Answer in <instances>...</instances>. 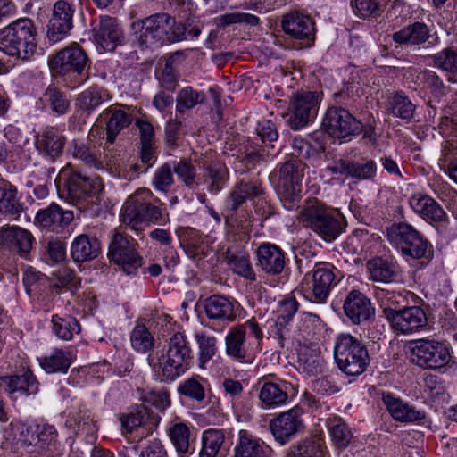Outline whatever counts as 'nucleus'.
I'll use <instances>...</instances> for the list:
<instances>
[{"instance_id": "64", "label": "nucleus", "mask_w": 457, "mask_h": 457, "mask_svg": "<svg viewBox=\"0 0 457 457\" xmlns=\"http://www.w3.org/2000/svg\"><path fill=\"white\" fill-rule=\"evenodd\" d=\"M298 303L295 298L289 297L279 303L276 326L285 327L294 317L298 310Z\"/></svg>"}, {"instance_id": "54", "label": "nucleus", "mask_w": 457, "mask_h": 457, "mask_svg": "<svg viewBox=\"0 0 457 457\" xmlns=\"http://www.w3.org/2000/svg\"><path fill=\"white\" fill-rule=\"evenodd\" d=\"M150 417L148 410L142 404L131 407L128 412L121 413L120 420L122 428L131 433L136 428L145 423V420Z\"/></svg>"}, {"instance_id": "15", "label": "nucleus", "mask_w": 457, "mask_h": 457, "mask_svg": "<svg viewBox=\"0 0 457 457\" xmlns=\"http://www.w3.org/2000/svg\"><path fill=\"white\" fill-rule=\"evenodd\" d=\"M109 258L120 265L127 274L135 273L142 265V257L135 249V244L121 233H115L109 244Z\"/></svg>"}, {"instance_id": "2", "label": "nucleus", "mask_w": 457, "mask_h": 457, "mask_svg": "<svg viewBox=\"0 0 457 457\" xmlns=\"http://www.w3.org/2000/svg\"><path fill=\"white\" fill-rule=\"evenodd\" d=\"M192 360V349L186 335L177 331L167 340L166 352L152 366L162 382L170 383L190 369Z\"/></svg>"}, {"instance_id": "12", "label": "nucleus", "mask_w": 457, "mask_h": 457, "mask_svg": "<svg viewBox=\"0 0 457 457\" xmlns=\"http://www.w3.org/2000/svg\"><path fill=\"white\" fill-rule=\"evenodd\" d=\"M88 57L84 49L78 44L72 43L58 51L50 60V69L56 74L81 75L87 67Z\"/></svg>"}, {"instance_id": "51", "label": "nucleus", "mask_w": 457, "mask_h": 457, "mask_svg": "<svg viewBox=\"0 0 457 457\" xmlns=\"http://www.w3.org/2000/svg\"><path fill=\"white\" fill-rule=\"evenodd\" d=\"M42 101L59 115L66 113L70 107V99L67 95L54 85H50L46 89Z\"/></svg>"}, {"instance_id": "28", "label": "nucleus", "mask_w": 457, "mask_h": 457, "mask_svg": "<svg viewBox=\"0 0 457 457\" xmlns=\"http://www.w3.org/2000/svg\"><path fill=\"white\" fill-rule=\"evenodd\" d=\"M264 195V188L257 180L241 179L237 182L228 195V204L233 211H237L247 200H253Z\"/></svg>"}, {"instance_id": "20", "label": "nucleus", "mask_w": 457, "mask_h": 457, "mask_svg": "<svg viewBox=\"0 0 457 457\" xmlns=\"http://www.w3.org/2000/svg\"><path fill=\"white\" fill-rule=\"evenodd\" d=\"M35 243L30 231L19 226H6L0 228V246L16 253L20 257L29 259Z\"/></svg>"}, {"instance_id": "29", "label": "nucleus", "mask_w": 457, "mask_h": 457, "mask_svg": "<svg viewBox=\"0 0 457 457\" xmlns=\"http://www.w3.org/2000/svg\"><path fill=\"white\" fill-rule=\"evenodd\" d=\"M65 142L62 133L51 127L37 136L35 145L40 154L54 160L62 154Z\"/></svg>"}, {"instance_id": "17", "label": "nucleus", "mask_w": 457, "mask_h": 457, "mask_svg": "<svg viewBox=\"0 0 457 457\" xmlns=\"http://www.w3.org/2000/svg\"><path fill=\"white\" fill-rule=\"evenodd\" d=\"M387 321L397 334L410 335L424 328L428 324L424 310L419 306L399 309L397 313L389 312Z\"/></svg>"}, {"instance_id": "7", "label": "nucleus", "mask_w": 457, "mask_h": 457, "mask_svg": "<svg viewBox=\"0 0 457 457\" xmlns=\"http://www.w3.org/2000/svg\"><path fill=\"white\" fill-rule=\"evenodd\" d=\"M18 444L21 451L36 456L52 454L60 446L55 427L47 422L26 427L21 432Z\"/></svg>"}, {"instance_id": "32", "label": "nucleus", "mask_w": 457, "mask_h": 457, "mask_svg": "<svg viewBox=\"0 0 457 457\" xmlns=\"http://www.w3.org/2000/svg\"><path fill=\"white\" fill-rule=\"evenodd\" d=\"M410 205L417 214L427 220L442 221L446 216L439 204L428 195H413L410 199Z\"/></svg>"}, {"instance_id": "25", "label": "nucleus", "mask_w": 457, "mask_h": 457, "mask_svg": "<svg viewBox=\"0 0 457 457\" xmlns=\"http://www.w3.org/2000/svg\"><path fill=\"white\" fill-rule=\"evenodd\" d=\"M73 219L72 211H64L58 204L53 203L47 207L38 210L35 217V223L39 227L59 233Z\"/></svg>"}, {"instance_id": "36", "label": "nucleus", "mask_w": 457, "mask_h": 457, "mask_svg": "<svg viewBox=\"0 0 457 457\" xmlns=\"http://www.w3.org/2000/svg\"><path fill=\"white\" fill-rule=\"evenodd\" d=\"M325 448L323 438L315 434L292 445L287 457H324Z\"/></svg>"}, {"instance_id": "37", "label": "nucleus", "mask_w": 457, "mask_h": 457, "mask_svg": "<svg viewBox=\"0 0 457 457\" xmlns=\"http://www.w3.org/2000/svg\"><path fill=\"white\" fill-rule=\"evenodd\" d=\"M288 387L289 385L286 382H264L260 388L259 399L265 408L279 407L288 399Z\"/></svg>"}, {"instance_id": "43", "label": "nucleus", "mask_w": 457, "mask_h": 457, "mask_svg": "<svg viewBox=\"0 0 457 457\" xmlns=\"http://www.w3.org/2000/svg\"><path fill=\"white\" fill-rule=\"evenodd\" d=\"M326 425L332 444L337 449H345L353 440L350 427L340 418H328Z\"/></svg>"}, {"instance_id": "23", "label": "nucleus", "mask_w": 457, "mask_h": 457, "mask_svg": "<svg viewBox=\"0 0 457 457\" xmlns=\"http://www.w3.org/2000/svg\"><path fill=\"white\" fill-rule=\"evenodd\" d=\"M257 266L269 276L282 273L286 266L285 253L277 245L261 244L256 250Z\"/></svg>"}, {"instance_id": "38", "label": "nucleus", "mask_w": 457, "mask_h": 457, "mask_svg": "<svg viewBox=\"0 0 457 457\" xmlns=\"http://www.w3.org/2000/svg\"><path fill=\"white\" fill-rule=\"evenodd\" d=\"M383 400L392 417L397 420L413 422L425 418L423 411L416 410L399 398L386 395L383 397Z\"/></svg>"}, {"instance_id": "14", "label": "nucleus", "mask_w": 457, "mask_h": 457, "mask_svg": "<svg viewBox=\"0 0 457 457\" xmlns=\"http://www.w3.org/2000/svg\"><path fill=\"white\" fill-rule=\"evenodd\" d=\"M303 409L295 406L287 411L280 412L269 422V428L276 442L287 445L304 428L302 419Z\"/></svg>"}, {"instance_id": "49", "label": "nucleus", "mask_w": 457, "mask_h": 457, "mask_svg": "<svg viewBox=\"0 0 457 457\" xmlns=\"http://www.w3.org/2000/svg\"><path fill=\"white\" fill-rule=\"evenodd\" d=\"M52 324L54 333L62 340H71L74 334H79L80 331L79 321L71 316L63 318L59 315H53Z\"/></svg>"}, {"instance_id": "45", "label": "nucleus", "mask_w": 457, "mask_h": 457, "mask_svg": "<svg viewBox=\"0 0 457 457\" xmlns=\"http://www.w3.org/2000/svg\"><path fill=\"white\" fill-rule=\"evenodd\" d=\"M4 380L11 393L20 391L27 395H34L38 392L39 383L29 369L24 370L21 375L6 377Z\"/></svg>"}, {"instance_id": "48", "label": "nucleus", "mask_w": 457, "mask_h": 457, "mask_svg": "<svg viewBox=\"0 0 457 457\" xmlns=\"http://www.w3.org/2000/svg\"><path fill=\"white\" fill-rule=\"evenodd\" d=\"M245 340L244 329L231 328L225 338L227 354L238 361H244L246 357Z\"/></svg>"}, {"instance_id": "42", "label": "nucleus", "mask_w": 457, "mask_h": 457, "mask_svg": "<svg viewBox=\"0 0 457 457\" xmlns=\"http://www.w3.org/2000/svg\"><path fill=\"white\" fill-rule=\"evenodd\" d=\"M203 178L209 192L217 194L227 184L229 173L225 164L219 162H212L204 167Z\"/></svg>"}, {"instance_id": "34", "label": "nucleus", "mask_w": 457, "mask_h": 457, "mask_svg": "<svg viewBox=\"0 0 457 457\" xmlns=\"http://www.w3.org/2000/svg\"><path fill=\"white\" fill-rule=\"evenodd\" d=\"M297 368L308 377L317 376L323 372L325 361L318 349L302 345L297 353Z\"/></svg>"}, {"instance_id": "39", "label": "nucleus", "mask_w": 457, "mask_h": 457, "mask_svg": "<svg viewBox=\"0 0 457 457\" xmlns=\"http://www.w3.org/2000/svg\"><path fill=\"white\" fill-rule=\"evenodd\" d=\"M111 99L108 90L92 86L82 91L76 99V106L87 114L92 113L99 105Z\"/></svg>"}, {"instance_id": "61", "label": "nucleus", "mask_w": 457, "mask_h": 457, "mask_svg": "<svg viewBox=\"0 0 457 457\" xmlns=\"http://www.w3.org/2000/svg\"><path fill=\"white\" fill-rule=\"evenodd\" d=\"M173 171L178 178L188 187L195 188L198 183L196 178V169L190 160L181 159L179 162H173Z\"/></svg>"}, {"instance_id": "11", "label": "nucleus", "mask_w": 457, "mask_h": 457, "mask_svg": "<svg viewBox=\"0 0 457 457\" xmlns=\"http://www.w3.org/2000/svg\"><path fill=\"white\" fill-rule=\"evenodd\" d=\"M319 94L313 91L295 93L289 103L287 122L294 130H298L312 122L318 112Z\"/></svg>"}, {"instance_id": "21", "label": "nucleus", "mask_w": 457, "mask_h": 457, "mask_svg": "<svg viewBox=\"0 0 457 457\" xmlns=\"http://www.w3.org/2000/svg\"><path fill=\"white\" fill-rule=\"evenodd\" d=\"M73 13L72 6L64 0H59L54 4L46 34L51 42H59L66 37L72 28Z\"/></svg>"}, {"instance_id": "4", "label": "nucleus", "mask_w": 457, "mask_h": 457, "mask_svg": "<svg viewBox=\"0 0 457 457\" xmlns=\"http://www.w3.org/2000/svg\"><path fill=\"white\" fill-rule=\"evenodd\" d=\"M154 203H160V200L154 196L150 189H137L122 206V222L134 230H141L145 224H161L162 210Z\"/></svg>"}, {"instance_id": "35", "label": "nucleus", "mask_w": 457, "mask_h": 457, "mask_svg": "<svg viewBox=\"0 0 457 457\" xmlns=\"http://www.w3.org/2000/svg\"><path fill=\"white\" fill-rule=\"evenodd\" d=\"M167 434L180 457H185L194 453V440L191 437V431L186 423H172L167 429Z\"/></svg>"}, {"instance_id": "57", "label": "nucleus", "mask_w": 457, "mask_h": 457, "mask_svg": "<svg viewBox=\"0 0 457 457\" xmlns=\"http://www.w3.org/2000/svg\"><path fill=\"white\" fill-rule=\"evenodd\" d=\"M228 263L237 275L251 281L256 279L248 254L244 253L231 254L228 257Z\"/></svg>"}, {"instance_id": "26", "label": "nucleus", "mask_w": 457, "mask_h": 457, "mask_svg": "<svg viewBox=\"0 0 457 457\" xmlns=\"http://www.w3.org/2000/svg\"><path fill=\"white\" fill-rule=\"evenodd\" d=\"M204 312L208 319L223 323L233 322L237 318L236 303L220 295L204 300Z\"/></svg>"}, {"instance_id": "41", "label": "nucleus", "mask_w": 457, "mask_h": 457, "mask_svg": "<svg viewBox=\"0 0 457 457\" xmlns=\"http://www.w3.org/2000/svg\"><path fill=\"white\" fill-rule=\"evenodd\" d=\"M71 360V353L62 349H54L49 355L37 358L40 367L49 374L66 373Z\"/></svg>"}, {"instance_id": "47", "label": "nucleus", "mask_w": 457, "mask_h": 457, "mask_svg": "<svg viewBox=\"0 0 457 457\" xmlns=\"http://www.w3.org/2000/svg\"><path fill=\"white\" fill-rule=\"evenodd\" d=\"M386 107L391 114L403 120L411 119L416 109L415 104L402 91L395 92L388 97Z\"/></svg>"}, {"instance_id": "60", "label": "nucleus", "mask_w": 457, "mask_h": 457, "mask_svg": "<svg viewBox=\"0 0 457 457\" xmlns=\"http://www.w3.org/2000/svg\"><path fill=\"white\" fill-rule=\"evenodd\" d=\"M173 170L170 163L158 168L153 177L152 185L159 192L167 194L174 184Z\"/></svg>"}, {"instance_id": "27", "label": "nucleus", "mask_w": 457, "mask_h": 457, "mask_svg": "<svg viewBox=\"0 0 457 457\" xmlns=\"http://www.w3.org/2000/svg\"><path fill=\"white\" fill-rule=\"evenodd\" d=\"M235 457H274L272 449L247 430H240Z\"/></svg>"}, {"instance_id": "31", "label": "nucleus", "mask_w": 457, "mask_h": 457, "mask_svg": "<svg viewBox=\"0 0 457 457\" xmlns=\"http://www.w3.org/2000/svg\"><path fill=\"white\" fill-rule=\"evenodd\" d=\"M102 115L107 120L106 141L110 144L114 143L120 131L129 127L133 120L131 113L116 105L105 109Z\"/></svg>"}, {"instance_id": "9", "label": "nucleus", "mask_w": 457, "mask_h": 457, "mask_svg": "<svg viewBox=\"0 0 457 457\" xmlns=\"http://www.w3.org/2000/svg\"><path fill=\"white\" fill-rule=\"evenodd\" d=\"M412 361L426 370L445 368L452 361V351L449 345L436 339L422 338L416 340L411 348Z\"/></svg>"}, {"instance_id": "5", "label": "nucleus", "mask_w": 457, "mask_h": 457, "mask_svg": "<svg viewBox=\"0 0 457 457\" xmlns=\"http://www.w3.org/2000/svg\"><path fill=\"white\" fill-rule=\"evenodd\" d=\"M304 227L326 241L335 240L344 230V218L339 212L326 207L317 199L308 201L300 212Z\"/></svg>"}, {"instance_id": "50", "label": "nucleus", "mask_w": 457, "mask_h": 457, "mask_svg": "<svg viewBox=\"0 0 457 457\" xmlns=\"http://www.w3.org/2000/svg\"><path fill=\"white\" fill-rule=\"evenodd\" d=\"M21 207L17 197V188L9 181L0 187V212L4 214H18Z\"/></svg>"}, {"instance_id": "10", "label": "nucleus", "mask_w": 457, "mask_h": 457, "mask_svg": "<svg viewBox=\"0 0 457 457\" xmlns=\"http://www.w3.org/2000/svg\"><path fill=\"white\" fill-rule=\"evenodd\" d=\"M303 165L300 160L291 159L281 169L278 194L285 209L292 211L299 207L301 201Z\"/></svg>"}, {"instance_id": "33", "label": "nucleus", "mask_w": 457, "mask_h": 457, "mask_svg": "<svg viewBox=\"0 0 457 457\" xmlns=\"http://www.w3.org/2000/svg\"><path fill=\"white\" fill-rule=\"evenodd\" d=\"M430 37V29L424 22L415 21L393 33L395 43L407 46H420Z\"/></svg>"}, {"instance_id": "6", "label": "nucleus", "mask_w": 457, "mask_h": 457, "mask_svg": "<svg viewBox=\"0 0 457 457\" xmlns=\"http://www.w3.org/2000/svg\"><path fill=\"white\" fill-rule=\"evenodd\" d=\"M334 358L339 370L348 376L362 374L370 364L366 345L351 334L342 333L337 337Z\"/></svg>"}, {"instance_id": "58", "label": "nucleus", "mask_w": 457, "mask_h": 457, "mask_svg": "<svg viewBox=\"0 0 457 457\" xmlns=\"http://www.w3.org/2000/svg\"><path fill=\"white\" fill-rule=\"evenodd\" d=\"M377 298L382 308L383 315L387 320L389 312L392 313H397L395 308L399 307L404 302V296L395 291H389L382 289L377 293Z\"/></svg>"}, {"instance_id": "30", "label": "nucleus", "mask_w": 457, "mask_h": 457, "mask_svg": "<svg viewBox=\"0 0 457 457\" xmlns=\"http://www.w3.org/2000/svg\"><path fill=\"white\" fill-rule=\"evenodd\" d=\"M101 253V244L95 237L87 234L77 236L71 245V255L76 262H85L98 257Z\"/></svg>"}, {"instance_id": "24", "label": "nucleus", "mask_w": 457, "mask_h": 457, "mask_svg": "<svg viewBox=\"0 0 457 457\" xmlns=\"http://www.w3.org/2000/svg\"><path fill=\"white\" fill-rule=\"evenodd\" d=\"M334 280L335 274L328 264H316L312 276V287L306 295V297L312 303H324L328 297Z\"/></svg>"}, {"instance_id": "62", "label": "nucleus", "mask_w": 457, "mask_h": 457, "mask_svg": "<svg viewBox=\"0 0 457 457\" xmlns=\"http://www.w3.org/2000/svg\"><path fill=\"white\" fill-rule=\"evenodd\" d=\"M417 83L435 96L443 94L444 84L433 71L425 70L417 75Z\"/></svg>"}, {"instance_id": "46", "label": "nucleus", "mask_w": 457, "mask_h": 457, "mask_svg": "<svg viewBox=\"0 0 457 457\" xmlns=\"http://www.w3.org/2000/svg\"><path fill=\"white\" fill-rule=\"evenodd\" d=\"M225 442L223 430L209 428L202 434V448L199 457H217Z\"/></svg>"}, {"instance_id": "1", "label": "nucleus", "mask_w": 457, "mask_h": 457, "mask_svg": "<svg viewBox=\"0 0 457 457\" xmlns=\"http://www.w3.org/2000/svg\"><path fill=\"white\" fill-rule=\"evenodd\" d=\"M136 39L142 48L160 46L186 38L187 29L176 24L168 13L161 12L135 21L132 25Z\"/></svg>"}, {"instance_id": "53", "label": "nucleus", "mask_w": 457, "mask_h": 457, "mask_svg": "<svg viewBox=\"0 0 457 457\" xmlns=\"http://www.w3.org/2000/svg\"><path fill=\"white\" fill-rule=\"evenodd\" d=\"M130 342L132 348L141 353L153 350L154 346V336L143 324H137L134 327L130 334Z\"/></svg>"}, {"instance_id": "52", "label": "nucleus", "mask_w": 457, "mask_h": 457, "mask_svg": "<svg viewBox=\"0 0 457 457\" xmlns=\"http://www.w3.org/2000/svg\"><path fill=\"white\" fill-rule=\"evenodd\" d=\"M71 153L73 157L89 167L96 170L103 168L99 151L96 147H89L83 142L74 141Z\"/></svg>"}, {"instance_id": "56", "label": "nucleus", "mask_w": 457, "mask_h": 457, "mask_svg": "<svg viewBox=\"0 0 457 457\" xmlns=\"http://www.w3.org/2000/svg\"><path fill=\"white\" fill-rule=\"evenodd\" d=\"M377 163L374 160H364L363 162L349 161L348 177L355 180H372L377 175Z\"/></svg>"}, {"instance_id": "22", "label": "nucleus", "mask_w": 457, "mask_h": 457, "mask_svg": "<svg viewBox=\"0 0 457 457\" xmlns=\"http://www.w3.org/2000/svg\"><path fill=\"white\" fill-rule=\"evenodd\" d=\"M96 44L104 51H113L122 40V30L116 18L101 16L99 23L93 28Z\"/></svg>"}, {"instance_id": "40", "label": "nucleus", "mask_w": 457, "mask_h": 457, "mask_svg": "<svg viewBox=\"0 0 457 457\" xmlns=\"http://www.w3.org/2000/svg\"><path fill=\"white\" fill-rule=\"evenodd\" d=\"M370 278L375 282L390 283L397 276L396 264L382 257L373 258L367 262Z\"/></svg>"}, {"instance_id": "13", "label": "nucleus", "mask_w": 457, "mask_h": 457, "mask_svg": "<svg viewBox=\"0 0 457 457\" xmlns=\"http://www.w3.org/2000/svg\"><path fill=\"white\" fill-rule=\"evenodd\" d=\"M65 186L69 197L76 202L83 201L87 197L100 201L101 194L104 189V185L99 176H87L81 171L73 170L67 173Z\"/></svg>"}, {"instance_id": "19", "label": "nucleus", "mask_w": 457, "mask_h": 457, "mask_svg": "<svg viewBox=\"0 0 457 457\" xmlns=\"http://www.w3.org/2000/svg\"><path fill=\"white\" fill-rule=\"evenodd\" d=\"M281 28L285 34L297 39L306 41L307 46L315 40V23L306 14L297 11L289 12L283 15Z\"/></svg>"}, {"instance_id": "44", "label": "nucleus", "mask_w": 457, "mask_h": 457, "mask_svg": "<svg viewBox=\"0 0 457 457\" xmlns=\"http://www.w3.org/2000/svg\"><path fill=\"white\" fill-rule=\"evenodd\" d=\"M198 348V361L201 369L217 353V338L206 331H196L194 335Z\"/></svg>"}, {"instance_id": "8", "label": "nucleus", "mask_w": 457, "mask_h": 457, "mask_svg": "<svg viewBox=\"0 0 457 457\" xmlns=\"http://www.w3.org/2000/svg\"><path fill=\"white\" fill-rule=\"evenodd\" d=\"M387 239L403 256L412 259L426 257L429 243L411 225L399 222L386 230Z\"/></svg>"}, {"instance_id": "3", "label": "nucleus", "mask_w": 457, "mask_h": 457, "mask_svg": "<svg viewBox=\"0 0 457 457\" xmlns=\"http://www.w3.org/2000/svg\"><path fill=\"white\" fill-rule=\"evenodd\" d=\"M37 30L29 18H20L0 31V50L9 56L28 62L35 55Z\"/></svg>"}, {"instance_id": "59", "label": "nucleus", "mask_w": 457, "mask_h": 457, "mask_svg": "<svg viewBox=\"0 0 457 457\" xmlns=\"http://www.w3.org/2000/svg\"><path fill=\"white\" fill-rule=\"evenodd\" d=\"M178 393L190 400L202 402L205 398V390L198 377L185 379L178 387Z\"/></svg>"}, {"instance_id": "16", "label": "nucleus", "mask_w": 457, "mask_h": 457, "mask_svg": "<svg viewBox=\"0 0 457 457\" xmlns=\"http://www.w3.org/2000/svg\"><path fill=\"white\" fill-rule=\"evenodd\" d=\"M326 132L335 137H346L359 135L363 129L361 122L356 120L347 110L341 107L328 109L322 121Z\"/></svg>"}, {"instance_id": "18", "label": "nucleus", "mask_w": 457, "mask_h": 457, "mask_svg": "<svg viewBox=\"0 0 457 457\" xmlns=\"http://www.w3.org/2000/svg\"><path fill=\"white\" fill-rule=\"evenodd\" d=\"M343 309L345 316L353 325L371 324L376 315V309L371 300L357 289H353L347 294Z\"/></svg>"}, {"instance_id": "55", "label": "nucleus", "mask_w": 457, "mask_h": 457, "mask_svg": "<svg viewBox=\"0 0 457 457\" xmlns=\"http://www.w3.org/2000/svg\"><path fill=\"white\" fill-rule=\"evenodd\" d=\"M204 100V95L202 92L195 90L192 87H183L177 95L176 112L179 114H182L198 104L203 103Z\"/></svg>"}, {"instance_id": "63", "label": "nucleus", "mask_w": 457, "mask_h": 457, "mask_svg": "<svg viewBox=\"0 0 457 457\" xmlns=\"http://www.w3.org/2000/svg\"><path fill=\"white\" fill-rule=\"evenodd\" d=\"M434 65L441 70L457 72V54L449 48L432 55Z\"/></svg>"}]
</instances>
